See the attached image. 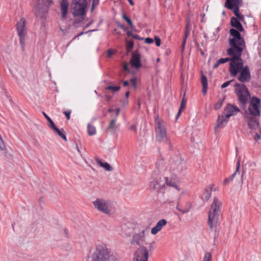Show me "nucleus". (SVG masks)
<instances>
[{
	"instance_id": "1",
	"label": "nucleus",
	"mask_w": 261,
	"mask_h": 261,
	"mask_svg": "<svg viewBox=\"0 0 261 261\" xmlns=\"http://www.w3.org/2000/svg\"><path fill=\"white\" fill-rule=\"evenodd\" d=\"M161 170L163 179L152 178L149 184L150 188L159 191L166 186H168L180 191L181 188L179 185V182L180 177L185 174L186 171L185 162L179 159L171 162L165 168H162Z\"/></svg>"
},
{
	"instance_id": "2",
	"label": "nucleus",
	"mask_w": 261,
	"mask_h": 261,
	"mask_svg": "<svg viewBox=\"0 0 261 261\" xmlns=\"http://www.w3.org/2000/svg\"><path fill=\"white\" fill-rule=\"evenodd\" d=\"M241 56H233L231 60L229 67L230 74L236 76L238 73L240 75L238 76V80L241 82L244 83L249 82L251 79V75L248 66L243 67V62Z\"/></svg>"
},
{
	"instance_id": "3",
	"label": "nucleus",
	"mask_w": 261,
	"mask_h": 261,
	"mask_svg": "<svg viewBox=\"0 0 261 261\" xmlns=\"http://www.w3.org/2000/svg\"><path fill=\"white\" fill-rule=\"evenodd\" d=\"M88 259L89 261H118L111 249L105 244L96 246Z\"/></svg>"
},
{
	"instance_id": "4",
	"label": "nucleus",
	"mask_w": 261,
	"mask_h": 261,
	"mask_svg": "<svg viewBox=\"0 0 261 261\" xmlns=\"http://www.w3.org/2000/svg\"><path fill=\"white\" fill-rule=\"evenodd\" d=\"M239 31L233 29L230 30V33L233 37L229 39V43L231 47L227 50L229 55L232 56H241L243 49L245 47V42L241 37Z\"/></svg>"
},
{
	"instance_id": "5",
	"label": "nucleus",
	"mask_w": 261,
	"mask_h": 261,
	"mask_svg": "<svg viewBox=\"0 0 261 261\" xmlns=\"http://www.w3.org/2000/svg\"><path fill=\"white\" fill-rule=\"evenodd\" d=\"M234 88L240 106L241 108L245 109L248 99L250 98V94L248 88L243 84L239 83H236Z\"/></svg>"
},
{
	"instance_id": "6",
	"label": "nucleus",
	"mask_w": 261,
	"mask_h": 261,
	"mask_svg": "<svg viewBox=\"0 0 261 261\" xmlns=\"http://www.w3.org/2000/svg\"><path fill=\"white\" fill-rule=\"evenodd\" d=\"M155 132L156 138L159 142H164L166 144H170V140L167 136L166 128L164 122L159 117L155 118Z\"/></svg>"
},
{
	"instance_id": "7",
	"label": "nucleus",
	"mask_w": 261,
	"mask_h": 261,
	"mask_svg": "<svg viewBox=\"0 0 261 261\" xmlns=\"http://www.w3.org/2000/svg\"><path fill=\"white\" fill-rule=\"evenodd\" d=\"M94 207L99 212L107 215H111L115 212L112 203L104 198H97L93 202Z\"/></svg>"
},
{
	"instance_id": "8",
	"label": "nucleus",
	"mask_w": 261,
	"mask_h": 261,
	"mask_svg": "<svg viewBox=\"0 0 261 261\" xmlns=\"http://www.w3.org/2000/svg\"><path fill=\"white\" fill-rule=\"evenodd\" d=\"M261 114V100L256 97H252L250 100L248 109L245 110V117H259Z\"/></svg>"
},
{
	"instance_id": "9",
	"label": "nucleus",
	"mask_w": 261,
	"mask_h": 261,
	"mask_svg": "<svg viewBox=\"0 0 261 261\" xmlns=\"http://www.w3.org/2000/svg\"><path fill=\"white\" fill-rule=\"evenodd\" d=\"M221 203V202L217 198L215 197L213 199L211 210L208 213V223L211 228L215 227L218 222L220 207Z\"/></svg>"
},
{
	"instance_id": "10",
	"label": "nucleus",
	"mask_w": 261,
	"mask_h": 261,
	"mask_svg": "<svg viewBox=\"0 0 261 261\" xmlns=\"http://www.w3.org/2000/svg\"><path fill=\"white\" fill-rule=\"evenodd\" d=\"M53 0H37L34 7L36 15L42 17L46 13L48 7L53 4Z\"/></svg>"
},
{
	"instance_id": "11",
	"label": "nucleus",
	"mask_w": 261,
	"mask_h": 261,
	"mask_svg": "<svg viewBox=\"0 0 261 261\" xmlns=\"http://www.w3.org/2000/svg\"><path fill=\"white\" fill-rule=\"evenodd\" d=\"M26 21L23 17H21L16 24V30L19 38L20 43L23 47L25 44L27 35V29L25 27Z\"/></svg>"
},
{
	"instance_id": "12",
	"label": "nucleus",
	"mask_w": 261,
	"mask_h": 261,
	"mask_svg": "<svg viewBox=\"0 0 261 261\" xmlns=\"http://www.w3.org/2000/svg\"><path fill=\"white\" fill-rule=\"evenodd\" d=\"M145 232L146 230L144 229L139 233L134 234L130 240V244L135 246H138L139 248L145 247L144 245L147 244Z\"/></svg>"
},
{
	"instance_id": "13",
	"label": "nucleus",
	"mask_w": 261,
	"mask_h": 261,
	"mask_svg": "<svg viewBox=\"0 0 261 261\" xmlns=\"http://www.w3.org/2000/svg\"><path fill=\"white\" fill-rule=\"evenodd\" d=\"M149 251L146 247L137 248L133 254V261H148Z\"/></svg>"
},
{
	"instance_id": "14",
	"label": "nucleus",
	"mask_w": 261,
	"mask_h": 261,
	"mask_svg": "<svg viewBox=\"0 0 261 261\" xmlns=\"http://www.w3.org/2000/svg\"><path fill=\"white\" fill-rule=\"evenodd\" d=\"M242 0H226L225 6L229 9L232 10L234 15L240 19L239 8Z\"/></svg>"
},
{
	"instance_id": "15",
	"label": "nucleus",
	"mask_w": 261,
	"mask_h": 261,
	"mask_svg": "<svg viewBox=\"0 0 261 261\" xmlns=\"http://www.w3.org/2000/svg\"><path fill=\"white\" fill-rule=\"evenodd\" d=\"M229 119V118L223 113L219 115L217 120L216 124L214 127L215 132L224 127L226 125Z\"/></svg>"
},
{
	"instance_id": "16",
	"label": "nucleus",
	"mask_w": 261,
	"mask_h": 261,
	"mask_svg": "<svg viewBox=\"0 0 261 261\" xmlns=\"http://www.w3.org/2000/svg\"><path fill=\"white\" fill-rule=\"evenodd\" d=\"M240 112V109L236 106L228 104L224 108L223 113L227 116L229 118L236 115Z\"/></svg>"
},
{
	"instance_id": "17",
	"label": "nucleus",
	"mask_w": 261,
	"mask_h": 261,
	"mask_svg": "<svg viewBox=\"0 0 261 261\" xmlns=\"http://www.w3.org/2000/svg\"><path fill=\"white\" fill-rule=\"evenodd\" d=\"M72 13L74 16H83L85 15L86 7L72 4Z\"/></svg>"
},
{
	"instance_id": "18",
	"label": "nucleus",
	"mask_w": 261,
	"mask_h": 261,
	"mask_svg": "<svg viewBox=\"0 0 261 261\" xmlns=\"http://www.w3.org/2000/svg\"><path fill=\"white\" fill-rule=\"evenodd\" d=\"M167 224V221L164 219H161L156 224L155 226L153 227L151 229V233L153 235H155L160 231Z\"/></svg>"
},
{
	"instance_id": "19",
	"label": "nucleus",
	"mask_w": 261,
	"mask_h": 261,
	"mask_svg": "<svg viewBox=\"0 0 261 261\" xmlns=\"http://www.w3.org/2000/svg\"><path fill=\"white\" fill-rule=\"evenodd\" d=\"M192 207V204L190 202H186L184 205H177V210L182 214H185L189 212Z\"/></svg>"
},
{
	"instance_id": "20",
	"label": "nucleus",
	"mask_w": 261,
	"mask_h": 261,
	"mask_svg": "<svg viewBox=\"0 0 261 261\" xmlns=\"http://www.w3.org/2000/svg\"><path fill=\"white\" fill-rule=\"evenodd\" d=\"M69 3L67 0H62L61 3V15L63 19L67 16Z\"/></svg>"
},
{
	"instance_id": "21",
	"label": "nucleus",
	"mask_w": 261,
	"mask_h": 261,
	"mask_svg": "<svg viewBox=\"0 0 261 261\" xmlns=\"http://www.w3.org/2000/svg\"><path fill=\"white\" fill-rule=\"evenodd\" d=\"M130 63L133 67L136 68H139L141 65L139 55L136 54H133L132 55Z\"/></svg>"
},
{
	"instance_id": "22",
	"label": "nucleus",
	"mask_w": 261,
	"mask_h": 261,
	"mask_svg": "<svg viewBox=\"0 0 261 261\" xmlns=\"http://www.w3.org/2000/svg\"><path fill=\"white\" fill-rule=\"evenodd\" d=\"M242 19V17L240 16V19H239L237 17V18L232 17L231 19V25L236 28L239 31L242 32L243 31V29L242 26L239 20H241Z\"/></svg>"
},
{
	"instance_id": "23",
	"label": "nucleus",
	"mask_w": 261,
	"mask_h": 261,
	"mask_svg": "<svg viewBox=\"0 0 261 261\" xmlns=\"http://www.w3.org/2000/svg\"><path fill=\"white\" fill-rule=\"evenodd\" d=\"M248 121V124L249 127L252 129H256L258 128L259 129V123L258 121L256 119H254L253 118H251V116H249L248 118H246Z\"/></svg>"
},
{
	"instance_id": "24",
	"label": "nucleus",
	"mask_w": 261,
	"mask_h": 261,
	"mask_svg": "<svg viewBox=\"0 0 261 261\" xmlns=\"http://www.w3.org/2000/svg\"><path fill=\"white\" fill-rule=\"evenodd\" d=\"M96 162L100 167L103 168L107 171H111L113 169L111 165L107 162H103L100 159H96Z\"/></svg>"
},
{
	"instance_id": "25",
	"label": "nucleus",
	"mask_w": 261,
	"mask_h": 261,
	"mask_svg": "<svg viewBox=\"0 0 261 261\" xmlns=\"http://www.w3.org/2000/svg\"><path fill=\"white\" fill-rule=\"evenodd\" d=\"M51 129H52L56 133H57L65 141H67L66 135L64 134L63 130L58 129L55 125L52 127Z\"/></svg>"
},
{
	"instance_id": "26",
	"label": "nucleus",
	"mask_w": 261,
	"mask_h": 261,
	"mask_svg": "<svg viewBox=\"0 0 261 261\" xmlns=\"http://www.w3.org/2000/svg\"><path fill=\"white\" fill-rule=\"evenodd\" d=\"M0 151H4L6 153L8 152L6 145L3 140L2 136L0 135Z\"/></svg>"
},
{
	"instance_id": "27",
	"label": "nucleus",
	"mask_w": 261,
	"mask_h": 261,
	"mask_svg": "<svg viewBox=\"0 0 261 261\" xmlns=\"http://www.w3.org/2000/svg\"><path fill=\"white\" fill-rule=\"evenodd\" d=\"M211 195V191H210L208 189H206L203 192V194L201 196V198L203 201H207L210 198Z\"/></svg>"
},
{
	"instance_id": "28",
	"label": "nucleus",
	"mask_w": 261,
	"mask_h": 261,
	"mask_svg": "<svg viewBox=\"0 0 261 261\" xmlns=\"http://www.w3.org/2000/svg\"><path fill=\"white\" fill-rule=\"evenodd\" d=\"M0 88V92L2 93V94L9 101H11V99L10 95L9 94L8 91L4 88L3 86L1 84Z\"/></svg>"
},
{
	"instance_id": "29",
	"label": "nucleus",
	"mask_w": 261,
	"mask_h": 261,
	"mask_svg": "<svg viewBox=\"0 0 261 261\" xmlns=\"http://www.w3.org/2000/svg\"><path fill=\"white\" fill-rule=\"evenodd\" d=\"M88 133L89 135L92 136L96 134V128L93 125L89 124L87 126Z\"/></svg>"
},
{
	"instance_id": "30",
	"label": "nucleus",
	"mask_w": 261,
	"mask_h": 261,
	"mask_svg": "<svg viewBox=\"0 0 261 261\" xmlns=\"http://www.w3.org/2000/svg\"><path fill=\"white\" fill-rule=\"evenodd\" d=\"M72 4L80 5V6H81L82 7L84 6V7H86V8L87 5L86 0H73Z\"/></svg>"
},
{
	"instance_id": "31",
	"label": "nucleus",
	"mask_w": 261,
	"mask_h": 261,
	"mask_svg": "<svg viewBox=\"0 0 261 261\" xmlns=\"http://www.w3.org/2000/svg\"><path fill=\"white\" fill-rule=\"evenodd\" d=\"M240 167V161H238L237 163L236 169L235 172L229 177V178L230 179H231V180H232L234 179V178L235 177L236 173L237 172H239Z\"/></svg>"
},
{
	"instance_id": "32",
	"label": "nucleus",
	"mask_w": 261,
	"mask_h": 261,
	"mask_svg": "<svg viewBox=\"0 0 261 261\" xmlns=\"http://www.w3.org/2000/svg\"><path fill=\"white\" fill-rule=\"evenodd\" d=\"M43 115L47 119L48 123V126L51 128L52 127H53L55 124H54V122L52 121V120L50 119V118L44 112H43Z\"/></svg>"
},
{
	"instance_id": "33",
	"label": "nucleus",
	"mask_w": 261,
	"mask_h": 261,
	"mask_svg": "<svg viewBox=\"0 0 261 261\" xmlns=\"http://www.w3.org/2000/svg\"><path fill=\"white\" fill-rule=\"evenodd\" d=\"M254 139L256 142L261 140V128H259L258 132L254 136Z\"/></svg>"
},
{
	"instance_id": "34",
	"label": "nucleus",
	"mask_w": 261,
	"mask_h": 261,
	"mask_svg": "<svg viewBox=\"0 0 261 261\" xmlns=\"http://www.w3.org/2000/svg\"><path fill=\"white\" fill-rule=\"evenodd\" d=\"M224 98L219 99L214 106V109L216 110H219L222 106Z\"/></svg>"
},
{
	"instance_id": "35",
	"label": "nucleus",
	"mask_w": 261,
	"mask_h": 261,
	"mask_svg": "<svg viewBox=\"0 0 261 261\" xmlns=\"http://www.w3.org/2000/svg\"><path fill=\"white\" fill-rule=\"evenodd\" d=\"M187 27H186V30L185 32V36H184V38H187L188 36H189V35L190 34V31H189V30L188 29V27H189V25L190 24V17H188L187 18Z\"/></svg>"
},
{
	"instance_id": "36",
	"label": "nucleus",
	"mask_w": 261,
	"mask_h": 261,
	"mask_svg": "<svg viewBox=\"0 0 261 261\" xmlns=\"http://www.w3.org/2000/svg\"><path fill=\"white\" fill-rule=\"evenodd\" d=\"M116 122V118H114L113 120H112L109 124V128L113 129V130L115 129L116 128V126L115 125Z\"/></svg>"
},
{
	"instance_id": "37",
	"label": "nucleus",
	"mask_w": 261,
	"mask_h": 261,
	"mask_svg": "<svg viewBox=\"0 0 261 261\" xmlns=\"http://www.w3.org/2000/svg\"><path fill=\"white\" fill-rule=\"evenodd\" d=\"M122 18L128 23V24L129 25L130 28L132 29H133L134 28V26H133V22L131 21V20L127 16H126L125 14H123Z\"/></svg>"
},
{
	"instance_id": "38",
	"label": "nucleus",
	"mask_w": 261,
	"mask_h": 261,
	"mask_svg": "<svg viewBox=\"0 0 261 261\" xmlns=\"http://www.w3.org/2000/svg\"><path fill=\"white\" fill-rule=\"evenodd\" d=\"M202 261H212V255L211 253L208 252L205 253Z\"/></svg>"
},
{
	"instance_id": "39",
	"label": "nucleus",
	"mask_w": 261,
	"mask_h": 261,
	"mask_svg": "<svg viewBox=\"0 0 261 261\" xmlns=\"http://www.w3.org/2000/svg\"><path fill=\"white\" fill-rule=\"evenodd\" d=\"M201 82L202 86H207V79L203 75H202L201 76Z\"/></svg>"
},
{
	"instance_id": "40",
	"label": "nucleus",
	"mask_w": 261,
	"mask_h": 261,
	"mask_svg": "<svg viewBox=\"0 0 261 261\" xmlns=\"http://www.w3.org/2000/svg\"><path fill=\"white\" fill-rule=\"evenodd\" d=\"M106 89L111 90L113 91H118L120 89V87L109 86L106 87Z\"/></svg>"
},
{
	"instance_id": "41",
	"label": "nucleus",
	"mask_w": 261,
	"mask_h": 261,
	"mask_svg": "<svg viewBox=\"0 0 261 261\" xmlns=\"http://www.w3.org/2000/svg\"><path fill=\"white\" fill-rule=\"evenodd\" d=\"M116 53V50L115 49H109L107 51V57L109 58L111 57L113 55H114Z\"/></svg>"
},
{
	"instance_id": "42",
	"label": "nucleus",
	"mask_w": 261,
	"mask_h": 261,
	"mask_svg": "<svg viewBox=\"0 0 261 261\" xmlns=\"http://www.w3.org/2000/svg\"><path fill=\"white\" fill-rule=\"evenodd\" d=\"M99 3V0H93L91 11H93L95 7H96Z\"/></svg>"
},
{
	"instance_id": "43",
	"label": "nucleus",
	"mask_w": 261,
	"mask_h": 261,
	"mask_svg": "<svg viewBox=\"0 0 261 261\" xmlns=\"http://www.w3.org/2000/svg\"><path fill=\"white\" fill-rule=\"evenodd\" d=\"M231 59H232V58L230 59V58H221V59L219 60V62L221 64H222V63H224L225 62H228L229 61H230V62Z\"/></svg>"
},
{
	"instance_id": "44",
	"label": "nucleus",
	"mask_w": 261,
	"mask_h": 261,
	"mask_svg": "<svg viewBox=\"0 0 261 261\" xmlns=\"http://www.w3.org/2000/svg\"><path fill=\"white\" fill-rule=\"evenodd\" d=\"M134 46V44L132 41H128L127 42V49L128 51L131 50Z\"/></svg>"
},
{
	"instance_id": "45",
	"label": "nucleus",
	"mask_w": 261,
	"mask_h": 261,
	"mask_svg": "<svg viewBox=\"0 0 261 261\" xmlns=\"http://www.w3.org/2000/svg\"><path fill=\"white\" fill-rule=\"evenodd\" d=\"M231 181H232V180H231V179H230V178H229V177H228V178H225V179H224L223 180V185L224 186H226V185H227V184H228L230 182H231Z\"/></svg>"
},
{
	"instance_id": "46",
	"label": "nucleus",
	"mask_w": 261,
	"mask_h": 261,
	"mask_svg": "<svg viewBox=\"0 0 261 261\" xmlns=\"http://www.w3.org/2000/svg\"><path fill=\"white\" fill-rule=\"evenodd\" d=\"M154 41L155 44L157 46H159L161 45V39L158 37L155 36L154 37Z\"/></svg>"
},
{
	"instance_id": "47",
	"label": "nucleus",
	"mask_w": 261,
	"mask_h": 261,
	"mask_svg": "<svg viewBox=\"0 0 261 261\" xmlns=\"http://www.w3.org/2000/svg\"><path fill=\"white\" fill-rule=\"evenodd\" d=\"M210 188L211 191H218L219 189L218 187H215L214 186V185H213V184H212L210 186Z\"/></svg>"
},
{
	"instance_id": "48",
	"label": "nucleus",
	"mask_w": 261,
	"mask_h": 261,
	"mask_svg": "<svg viewBox=\"0 0 261 261\" xmlns=\"http://www.w3.org/2000/svg\"><path fill=\"white\" fill-rule=\"evenodd\" d=\"M232 82V81H228V82H225L222 85H221V88H225L226 87H227V86H228L230 84V83Z\"/></svg>"
},
{
	"instance_id": "49",
	"label": "nucleus",
	"mask_w": 261,
	"mask_h": 261,
	"mask_svg": "<svg viewBox=\"0 0 261 261\" xmlns=\"http://www.w3.org/2000/svg\"><path fill=\"white\" fill-rule=\"evenodd\" d=\"M130 82L132 83L133 87L134 88H136L137 87V80L136 78H134L130 80Z\"/></svg>"
},
{
	"instance_id": "50",
	"label": "nucleus",
	"mask_w": 261,
	"mask_h": 261,
	"mask_svg": "<svg viewBox=\"0 0 261 261\" xmlns=\"http://www.w3.org/2000/svg\"><path fill=\"white\" fill-rule=\"evenodd\" d=\"M145 42L147 44H151V43H153V40L152 38H147L145 39Z\"/></svg>"
},
{
	"instance_id": "51",
	"label": "nucleus",
	"mask_w": 261,
	"mask_h": 261,
	"mask_svg": "<svg viewBox=\"0 0 261 261\" xmlns=\"http://www.w3.org/2000/svg\"><path fill=\"white\" fill-rule=\"evenodd\" d=\"M129 129L130 130H134V132H136L137 127L135 125H132L131 126H130Z\"/></svg>"
},
{
	"instance_id": "52",
	"label": "nucleus",
	"mask_w": 261,
	"mask_h": 261,
	"mask_svg": "<svg viewBox=\"0 0 261 261\" xmlns=\"http://www.w3.org/2000/svg\"><path fill=\"white\" fill-rule=\"evenodd\" d=\"M207 88V86H203L202 91L204 94H206V93Z\"/></svg>"
},
{
	"instance_id": "53",
	"label": "nucleus",
	"mask_w": 261,
	"mask_h": 261,
	"mask_svg": "<svg viewBox=\"0 0 261 261\" xmlns=\"http://www.w3.org/2000/svg\"><path fill=\"white\" fill-rule=\"evenodd\" d=\"M221 63L219 62V60H218L217 61V62L215 64L214 66V68H216L218 67V66Z\"/></svg>"
},
{
	"instance_id": "54",
	"label": "nucleus",
	"mask_w": 261,
	"mask_h": 261,
	"mask_svg": "<svg viewBox=\"0 0 261 261\" xmlns=\"http://www.w3.org/2000/svg\"><path fill=\"white\" fill-rule=\"evenodd\" d=\"M185 107H186V104H184V103H181L179 109L183 110L185 109Z\"/></svg>"
},
{
	"instance_id": "55",
	"label": "nucleus",
	"mask_w": 261,
	"mask_h": 261,
	"mask_svg": "<svg viewBox=\"0 0 261 261\" xmlns=\"http://www.w3.org/2000/svg\"><path fill=\"white\" fill-rule=\"evenodd\" d=\"M123 69L124 70L128 71V69L127 67V63H125L123 66Z\"/></svg>"
},
{
	"instance_id": "56",
	"label": "nucleus",
	"mask_w": 261,
	"mask_h": 261,
	"mask_svg": "<svg viewBox=\"0 0 261 261\" xmlns=\"http://www.w3.org/2000/svg\"><path fill=\"white\" fill-rule=\"evenodd\" d=\"M115 114H116V116L117 117L119 112H120V109L119 108H117L115 110Z\"/></svg>"
},
{
	"instance_id": "57",
	"label": "nucleus",
	"mask_w": 261,
	"mask_h": 261,
	"mask_svg": "<svg viewBox=\"0 0 261 261\" xmlns=\"http://www.w3.org/2000/svg\"><path fill=\"white\" fill-rule=\"evenodd\" d=\"M65 114L66 115V117L67 119H70V113L69 112H65Z\"/></svg>"
},
{
	"instance_id": "58",
	"label": "nucleus",
	"mask_w": 261,
	"mask_h": 261,
	"mask_svg": "<svg viewBox=\"0 0 261 261\" xmlns=\"http://www.w3.org/2000/svg\"><path fill=\"white\" fill-rule=\"evenodd\" d=\"M76 149H77L78 152L79 153V154H80V155L82 156V154L81 151L80 150L78 146H76Z\"/></svg>"
},
{
	"instance_id": "59",
	"label": "nucleus",
	"mask_w": 261,
	"mask_h": 261,
	"mask_svg": "<svg viewBox=\"0 0 261 261\" xmlns=\"http://www.w3.org/2000/svg\"><path fill=\"white\" fill-rule=\"evenodd\" d=\"M182 111V110L179 109V111H178V113L177 114V118H178L180 115Z\"/></svg>"
},
{
	"instance_id": "60",
	"label": "nucleus",
	"mask_w": 261,
	"mask_h": 261,
	"mask_svg": "<svg viewBox=\"0 0 261 261\" xmlns=\"http://www.w3.org/2000/svg\"><path fill=\"white\" fill-rule=\"evenodd\" d=\"M182 111V110L179 109V111H178V113L177 114V118H178L180 115Z\"/></svg>"
},
{
	"instance_id": "61",
	"label": "nucleus",
	"mask_w": 261,
	"mask_h": 261,
	"mask_svg": "<svg viewBox=\"0 0 261 261\" xmlns=\"http://www.w3.org/2000/svg\"><path fill=\"white\" fill-rule=\"evenodd\" d=\"M128 85V82L127 81H125L123 82V85L124 86H127Z\"/></svg>"
},
{
	"instance_id": "62",
	"label": "nucleus",
	"mask_w": 261,
	"mask_h": 261,
	"mask_svg": "<svg viewBox=\"0 0 261 261\" xmlns=\"http://www.w3.org/2000/svg\"><path fill=\"white\" fill-rule=\"evenodd\" d=\"M184 103V104L186 103V100L184 98H182L181 102V103Z\"/></svg>"
},
{
	"instance_id": "63",
	"label": "nucleus",
	"mask_w": 261,
	"mask_h": 261,
	"mask_svg": "<svg viewBox=\"0 0 261 261\" xmlns=\"http://www.w3.org/2000/svg\"><path fill=\"white\" fill-rule=\"evenodd\" d=\"M204 16H205V14H202V19H201V21L202 22H204Z\"/></svg>"
},
{
	"instance_id": "64",
	"label": "nucleus",
	"mask_w": 261,
	"mask_h": 261,
	"mask_svg": "<svg viewBox=\"0 0 261 261\" xmlns=\"http://www.w3.org/2000/svg\"><path fill=\"white\" fill-rule=\"evenodd\" d=\"M129 95V92H127L126 93H125V97L126 98H127Z\"/></svg>"
}]
</instances>
